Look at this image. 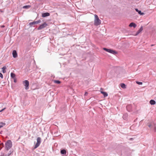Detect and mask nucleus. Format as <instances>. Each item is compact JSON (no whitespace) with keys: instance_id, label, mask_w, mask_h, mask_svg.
<instances>
[{"instance_id":"nucleus-1","label":"nucleus","mask_w":156,"mask_h":156,"mask_svg":"<svg viewBox=\"0 0 156 156\" xmlns=\"http://www.w3.org/2000/svg\"><path fill=\"white\" fill-rule=\"evenodd\" d=\"M12 146V142L10 140L7 141L5 144V148L7 151H8Z\"/></svg>"},{"instance_id":"nucleus-2","label":"nucleus","mask_w":156,"mask_h":156,"mask_svg":"<svg viewBox=\"0 0 156 156\" xmlns=\"http://www.w3.org/2000/svg\"><path fill=\"white\" fill-rule=\"evenodd\" d=\"M94 25L98 26L101 23V20L99 19L98 16L96 14L94 15Z\"/></svg>"},{"instance_id":"nucleus-3","label":"nucleus","mask_w":156,"mask_h":156,"mask_svg":"<svg viewBox=\"0 0 156 156\" xmlns=\"http://www.w3.org/2000/svg\"><path fill=\"white\" fill-rule=\"evenodd\" d=\"M103 49L105 51L114 55H115L117 53V51L111 49H108L104 48Z\"/></svg>"},{"instance_id":"nucleus-4","label":"nucleus","mask_w":156,"mask_h":156,"mask_svg":"<svg viewBox=\"0 0 156 156\" xmlns=\"http://www.w3.org/2000/svg\"><path fill=\"white\" fill-rule=\"evenodd\" d=\"M37 142L34 146V148L36 149L40 145L41 142V139L40 137H38L37 139Z\"/></svg>"},{"instance_id":"nucleus-5","label":"nucleus","mask_w":156,"mask_h":156,"mask_svg":"<svg viewBox=\"0 0 156 156\" xmlns=\"http://www.w3.org/2000/svg\"><path fill=\"white\" fill-rule=\"evenodd\" d=\"M48 25V24L45 22H44L42 24L40 25V26L38 27L37 30H41L43 28L46 27Z\"/></svg>"},{"instance_id":"nucleus-6","label":"nucleus","mask_w":156,"mask_h":156,"mask_svg":"<svg viewBox=\"0 0 156 156\" xmlns=\"http://www.w3.org/2000/svg\"><path fill=\"white\" fill-rule=\"evenodd\" d=\"M23 84L25 87V89L27 90L29 88V82L28 80H25L23 81Z\"/></svg>"},{"instance_id":"nucleus-7","label":"nucleus","mask_w":156,"mask_h":156,"mask_svg":"<svg viewBox=\"0 0 156 156\" xmlns=\"http://www.w3.org/2000/svg\"><path fill=\"white\" fill-rule=\"evenodd\" d=\"M126 108L127 111L129 112L132 111V107L131 105H129L126 106Z\"/></svg>"},{"instance_id":"nucleus-8","label":"nucleus","mask_w":156,"mask_h":156,"mask_svg":"<svg viewBox=\"0 0 156 156\" xmlns=\"http://www.w3.org/2000/svg\"><path fill=\"white\" fill-rule=\"evenodd\" d=\"M50 16V13L48 12H44L42 13V16L43 17H45Z\"/></svg>"},{"instance_id":"nucleus-9","label":"nucleus","mask_w":156,"mask_h":156,"mask_svg":"<svg viewBox=\"0 0 156 156\" xmlns=\"http://www.w3.org/2000/svg\"><path fill=\"white\" fill-rule=\"evenodd\" d=\"M12 56L14 58H16L17 57L18 54L17 51L15 50H13L12 52Z\"/></svg>"},{"instance_id":"nucleus-10","label":"nucleus","mask_w":156,"mask_h":156,"mask_svg":"<svg viewBox=\"0 0 156 156\" xmlns=\"http://www.w3.org/2000/svg\"><path fill=\"white\" fill-rule=\"evenodd\" d=\"M143 30V27L142 26L141 27L140 29L136 32V34L135 35V36L139 34Z\"/></svg>"},{"instance_id":"nucleus-11","label":"nucleus","mask_w":156,"mask_h":156,"mask_svg":"<svg viewBox=\"0 0 156 156\" xmlns=\"http://www.w3.org/2000/svg\"><path fill=\"white\" fill-rule=\"evenodd\" d=\"M135 10L136 12H138L139 14L141 15H144L145 14L144 12H141V11L139 10L138 9L136 8Z\"/></svg>"},{"instance_id":"nucleus-12","label":"nucleus","mask_w":156,"mask_h":156,"mask_svg":"<svg viewBox=\"0 0 156 156\" xmlns=\"http://www.w3.org/2000/svg\"><path fill=\"white\" fill-rule=\"evenodd\" d=\"M129 26L130 27H133L134 28H135L136 26V25L135 23L132 22L129 24Z\"/></svg>"},{"instance_id":"nucleus-13","label":"nucleus","mask_w":156,"mask_h":156,"mask_svg":"<svg viewBox=\"0 0 156 156\" xmlns=\"http://www.w3.org/2000/svg\"><path fill=\"white\" fill-rule=\"evenodd\" d=\"M36 24H37L36 23V22L35 21H34L33 22H30V23H29V25L30 27H32L33 26H34L35 25H36Z\"/></svg>"},{"instance_id":"nucleus-14","label":"nucleus","mask_w":156,"mask_h":156,"mask_svg":"<svg viewBox=\"0 0 156 156\" xmlns=\"http://www.w3.org/2000/svg\"><path fill=\"white\" fill-rule=\"evenodd\" d=\"M101 93L103 94L104 97H106L108 95V94L106 92L103 91H101Z\"/></svg>"},{"instance_id":"nucleus-15","label":"nucleus","mask_w":156,"mask_h":156,"mask_svg":"<svg viewBox=\"0 0 156 156\" xmlns=\"http://www.w3.org/2000/svg\"><path fill=\"white\" fill-rule=\"evenodd\" d=\"M60 153L62 154L65 155L66 154V151L65 149H63L61 150Z\"/></svg>"},{"instance_id":"nucleus-16","label":"nucleus","mask_w":156,"mask_h":156,"mask_svg":"<svg viewBox=\"0 0 156 156\" xmlns=\"http://www.w3.org/2000/svg\"><path fill=\"white\" fill-rule=\"evenodd\" d=\"M150 103L151 105H154L156 103V102L154 100H151L150 101Z\"/></svg>"},{"instance_id":"nucleus-17","label":"nucleus","mask_w":156,"mask_h":156,"mask_svg":"<svg viewBox=\"0 0 156 156\" xmlns=\"http://www.w3.org/2000/svg\"><path fill=\"white\" fill-rule=\"evenodd\" d=\"M6 69V66H3L2 68V72L3 73H5L6 72L5 69Z\"/></svg>"},{"instance_id":"nucleus-18","label":"nucleus","mask_w":156,"mask_h":156,"mask_svg":"<svg viewBox=\"0 0 156 156\" xmlns=\"http://www.w3.org/2000/svg\"><path fill=\"white\" fill-rule=\"evenodd\" d=\"M11 77L12 78V79H14V78H15V77H16V75L15 74V73H11Z\"/></svg>"},{"instance_id":"nucleus-19","label":"nucleus","mask_w":156,"mask_h":156,"mask_svg":"<svg viewBox=\"0 0 156 156\" xmlns=\"http://www.w3.org/2000/svg\"><path fill=\"white\" fill-rule=\"evenodd\" d=\"M126 85L124 83H121L120 84V87L123 88H126Z\"/></svg>"},{"instance_id":"nucleus-20","label":"nucleus","mask_w":156,"mask_h":156,"mask_svg":"<svg viewBox=\"0 0 156 156\" xmlns=\"http://www.w3.org/2000/svg\"><path fill=\"white\" fill-rule=\"evenodd\" d=\"M30 7L31 6L30 5H27L23 6V9H28L30 8Z\"/></svg>"},{"instance_id":"nucleus-21","label":"nucleus","mask_w":156,"mask_h":156,"mask_svg":"<svg viewBox=\"0 0 156 156\" xmlns=\"http://www.w3.org/2000/svg\"><path fill=\"white\" fill-rule=\"evenodd\" d=\"M53 81L54 83L58 84H60L61 83V82L59 80H55Z\"/></svg>"},{"instance_id":"nucleus-22","label":"nucleus","mask_w":156,"mask_h":156,"mask_svg":"<svg viewBox=\"0 0 156 156\" xmlns=\"http://www.w3.org/2000/svg\"><path fill=\"white\" fill-rule=\"evenodd\" d=\"M127 117L128 115L127 114H124L123 116V118L125 120H126Z\"/></svg>"},{"instance_id":"nucleus-23","label":"nucleus","mask_w":156,"mask_h":156,"mask_svg":"<svg viewBox=\"0 0 156 156\" xmlns=\"http://www.w3.org/2000/svg\"><path fill=\"white\" fill-rule=\"evenodd\" d=\"M0 128L2 127L3 126H5V122H1L0 123Z\"/></svg>"},{"instance_id":"nucleus-24","label":"nucleus","mask_w":156,"mask_h":156,"mask_svg":"<svg viewBox=\"0 0 156 156\" xmlns=\"http://www.w3.org/2000/svg\"><path fill=\"white\" fill-rule=\"evenodd\" d=\"M154 123H152V124H149L148 125V126L151 129H152V128H153V126H154Z\"/></svg>"},{"instance_id":"nucleus-25","label":"nucleus","mask_w":156,"mask_h":156,"mask_svg":"<svg viewBox=\"0 0 156 156\" xmlns=\"http://www.w3.org/2000/svg\"><path fill=\"white\" fill-rule=\"evenodd\" d=\"M4 147V144L3 143H2L0 144V151L2 148Z\"/></svg>"},{"instance_id":"nucleus-26","label":"nucleus","mask_w":156,"mask_h":156,"mask_svg":"<svg viewBox=\"0 0 156 156\" xmlns=\"http://www.w3.org/2000/svg\"><path fill=\"white\" fill-rule=\"evenodd\" d=\"M154 128V132H156V124H154V126H153Z\"/></svg>"},{"instance_id":"nucleus-27","label":"nucleus","mask_w":156,"mask_h":156,"mask_svg":"<svg viewBox=\"0 0 156 156\" xmlns=\"http://www.w3.org/2000/svg\"><path fill=\"white\" fill-rule=\"evenodd\" d=\"M136 83L137 84L140 85H141L143 83L142 82H140L138 81H136Z\"/></svg>"},{"instance_id":"nucleus-28","label":"nucleus","mask_w":156,"mask_h":156,"mask_svg":"<svg viewBox=\"0 0 156 156\" xmlns=\"http://www.w3.org/2000/svg\"><path fill=\"white\" fill-rule=\"evenodd\" d=\"M36 22L37 24H38V23H40L41 21L40 20H37V21H36Z\"/></svg>"},{"instance_id":"nucleus-29","label":"nucleus","mask_w":156,"mask_h":156,"mask_svg":"<svg viewBox=\"0 0 156 156\" xmlns=\"http://www.w3.org/2000/svg\"><path fill=\"white\" fill-rule=\"evenodd\" d=\"M0 77H1L2 79L3 78V75L1 73H0Z\"/></svg>"},{"instance_id":"nucleus-30","label":"nucleus","mask_w":156,"mask_h":156,"mask_svg":"<svg viewBox=\"0 0 156 156\" xmlns=\"http://www.w3.org/2000/svg\"><path fill=\"white\" fill-rule=\"evenodd\" d=\"M88 94V93L87 92H85L84 94L85 96H87Z\"/></svg>"},{"instance_id":"nucleus-31","label":"nucleus","mask_w":156,"mask_h":156,"mask_svg":"<svg viewBox=\"0 0 156 156\" xmlns=\"http://www.w3.org/2000/svg\"><path fill=\"white\" fill-rule=\"evenodd\" d=\"M6 108H3V109H2V110H0V112H2Z\"/></svg>"},{"instance_id":"nucleus-32","label":"nucleus","mask_w":156,"mask_h":156,"mask_svg":"<svg viewBox=\"0 0 156 156\" xmlns=\"http://www.w3.org/2000/svg\"><path fill=\"white\" fill-rule=\"evenodd\" d=\"M13 79H14V83H16L17 82V80H16V78H14Z\"/></svg>"},{"instance_id":"nucleus-33","label":"nucleus","mask_w":156,"mask_h":156,"mask_svg":"<svg viewBox=\"0 0 156 156\" xmlns=\"http://www.w3.org/2000/svg\"><path fill=\"white\" fill-rule=\"evenodd\" d=\"M11 154V151L9 152V153L8 154V156L10 155Z\"/></svg>"},{"instance_id":"nucleus-34","label":"nucleus","mask_w":156,"mask_h":156,"mask_svg":"<svg viewBox=\"0 0 156 156\" xmlns=\"http://www.w3.org/2000/svg\"><path fill=\"white\" fill-rule=\"evenodd\" d=\"M5 27V26L4 25H2L1 26V27L2 28H4Z\"/></svg>"},{"instance_id":"nucleus-35","label":"nucleus","mask_w":156,"mask_h":156,"mask_svg":"<svg viewBox=\"0 0 156 156\" xmlns=\"http://www.w3.org/2000/svg\"><path fill=\"white\" fill-rule=\"evenodd\" d=\"M132 139H133L132 138H131L130 139V140H132Z\"/></svg>"},{"instance_id":"nucleus-36","label":"nucleus","mask_w":156,"mask_h":156,"mask_svg":"<svg viewBox=\"0 0 156 156\" xmlns=\"http://www.w3.org/2000/svg\"><path fill=\"white\" fill-rule=\"evenodd\" d=\"M154 44H152V45H151V46H154Z\"/></svg>"},{"instance_id":"nucleus-37","label":"nucleus","mask_w":156,"mask_h":156,"mask_svg":"<svg viewBox=\"0 0 156 156\" xmlns=\"http://www.w3.org/2000/svg\"><path fill=\"white\" fill-rule=\"evenodd\" d=\"M2 131H1V132H0V133L1 134V133H2Z\"/></svg>"},{"instance_id":"nucleus-38","label":"nucleus","mask_w":156,"mask_h":156,"mask_svg":"<svg viewBox=\"0 0 156 156\" xmlns=\"http://www.w3.org/2000/svg\"><path fill=\"white\" fill-rule=\"evenodd\" d=\"M54 134L56 133L54 132Z\"/></svg>"},{"instance_id":"nucleus-39","label":"nucleus","mask_w":156,"mask_h":156,"mask_svg":"<svg viewBox=\"0 0 156 156\" xmlns=\"http://www.w3.org/2000/svg\"><path fill=\"white\" fill-rule=\"evenodd\" d=\"M0 156H2V155H1Z\"/></svg>"}]
</instances>
